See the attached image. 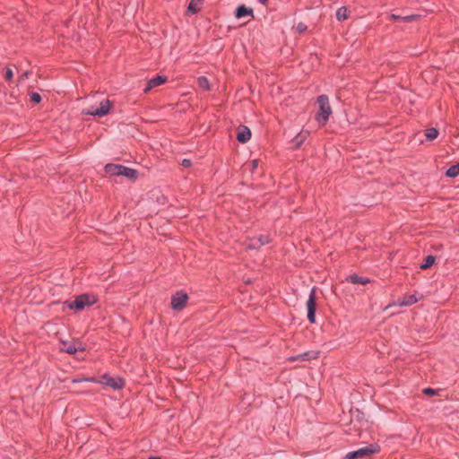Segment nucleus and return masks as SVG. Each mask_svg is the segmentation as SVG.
I'll list each match as a JSON object with an SVG mask.
<instances>
[{
  "label": "nucleus",
  "mask_w": 459,
  "mask_h": 459,
  "mask_svg": "<svg viewBox=\"0 0 459 459\" xmlns=\"http://www.w3.org/2000/svg\"><path fill=\"white\" fill-rule=\"evenodd\" d=\"M112 102L108 99L100 101L99 105H91L82 110V114L87 116L103 117L107 116L112 108Z\"/></svg>",
  "instance_id": "1"
},
{
  "label": "nucleus",
  "mask_w": 459,
  "mask_h": 459,
  "mask_svg": "<svg viewBox=\"0 0 459 459\" xmlns=\"http://www.w3.org/2000/svg\"><path fill=\"white\" fill-rule=\"evenodd\" d=\"M317 103L319 111L316 117V119L320 125H325L332 114V108L329 103V99L326 95H320L317 98Z\"/></svg>",
  "instance_id": "2"
},
{
  "label": "nucleus",
  "mask_w": 459,
  "mask_h": 459,
  "mask_svg": "<svg viewBox=\"0 0 459 459\" xmlns=\"http://www.w3.org/2000/svg\"><path fill=\"white\" fill-rule=\"evenodd\" d=\"M81 381H87L91 383H99L105 385L107 386L111 387L114 390L121 389L125 385V380L121 377H112L108 374L103 375L100 380H97L93 377L91 378H82ZM73 382H80V380H74Z\"/></svg>",
  "instance_id": "3"
},
{
  "label": "nucleus",
  "mask_w": 459,
  "mask_h": 459,
  "mask_svg": "<svg viewBox=\"0 0 459 459\" xmlns=\"http://www.w3.org/2000/svg\"><path fill=\"white\" fill-rule=\"evenodd\" d=\"M97 300L98 299L94 295L82 294L77 296L74 301H67L66 304L70 309L80 311L85 307L95 304Z\"/></svg>",
  "instance_id": "4"
},
{
  "label": "nucleus",
  "mask_w": 459,
  "mask_h": 459,
  "mask_svg": "<svg viewBox=\"0 0 459 459\" xmlns=\"http://www.w3.org/2000/svg\"><path fill=\"white\" fill-rule=\"evenodd\" d=\"M379 451V446L376 444H371L368 446L361 447L356 451L349 452L343 459H359L369 457L373 454H376Z\"/></svg>",
  "instance_id": "5"
},
{
  "label": "nucleus",
  "mask_w": 459,
  "mask_h": 459,
  "mask_svg": "<svg viewBox=\"0 0 459 459\" xmlns=\"http://www.w3.org/2000/svg\"><path fill=\"white\" fill-rule=\"evenodd\" d=\"M307 319L311 324L316 323V289L313 288L309 293L308 299L307 301Z\"/></svg>",
  "instance_id": "6"
},
{
  "label": "nucleus",
  "mask_w": 459,
  "mask_h": 459,
  "mask_svg": "<svg viewBox=\"0 0 459 459\" xmlns=\"http://www.w3.org/2000/svg\"><path fill=\"white\" fill-rule=\"evenodd\" d=\"M188 300V296L185 292H177L171 298V307L174 310H181L183 309Z\"/></svg>",
  "instance_id": "7"
},
{
  "label": "nucleus",
  "mask_w": 459,
  "mask_h": 459,
  "mask_svg": "<svg viewBox=\"0 0 459 459\" xmlns=\"http://www.w3.org/2000/svg\"><path fill=\"white\" fill-rule=\"evenodd\" d=\"M60 350L69 354H74L76 351H83L85 347L81 342L62 341Z\"/></svg>",
  "instance_id": "8"
},
{
  "label": "nucleus",
  "mask_w": 459,
  "mask_h": 459,
  "mask_svg": "<svg viewBox=\"0 0 459 459\" xmlns=\"http://www.w3.org/2000/svg\"><path fill=\"white\" fill-rule=\"evenodd\" d=\"M167 81H168V79L166 76L158 75V76L148 81L147 86L144 89V91L148 92L152 88H155V87L164 84Z\"/></svg>",
  "instance_id": "9"
},
{
  "label": "nucleus",
  "mask_w": 459,
  "mask_h": 459,
  "mask_svg": "<svg viewBox=\"0 0 459 459\" xmlns=\"http://www.w3.org/2000/svg\"><path fill=\"white\" fill-rule=\"evenodd\" d=\"M251 138V131L248 127L247 126H242L241 128L238 129V134H237V139L238 142L242 143H246L247 142H248Z\"/></svg>",
  "instance_id": "10"
},
{
  "label": "nucleus",
  "mask_w": 459,
  "mask_h": 459,
  "mask_svg": "<svg viewBox=\"0 0 459 459\" xmlns=\"http://www.w3.org/2000/svg\"><path fill=\"white\" fill-rule=\"evenodd\" d=\"M309 135V132L307 130H301L293 139L292 144L295 148H299L307 140Z\"/></svg>",
  "instance_id": "11"
},
{
  "label": "nucleus",
  "mask_w": 459,
  "mask_h": 459,
  "mask_svg": "<svg viewBox=\"0 0 459 459\" xmlns=\"http://www.w3.org/2000/svg\"><path fill=\"white\" fill-rule=\"evenodd\" d=\"M418 301L417 297L414 294L406 295L403 298L400 299L397 304L400 307H408L415 304Z\"/></svg>",
  "instance_id": "12"
},
{
  "label": "nucleus",
  "mask_w": 459,
  "mask_h": 459,
  "mask_svg": "<svg viewBox=\"0 0 459 459\" xmlns=\"http://www.w3.org/2000/svg\"><path fill=\"white\" fill-rule=\"evenodd\" d=\"M123 165H117V164H107L105 166V171L108 174L113 175V176H120L122 171Z\"/></svg>",
  "instance_id": "13"
},
{
  "label": "nucleus",
  "mask_w": 459,
  "mask_h": 459,
  "mask_svg": "<svg viewBox=\"0 0 459 459\" xmlns=\"http://www.w3.org/2000/svg\"><path fill=\"white\" fill-rule=\"evenodd\" d=\"M235 16L238 19L245 16H253V10L251 8L246 7L245 5H240L237 8Z\"/></svg>",
  "instance_id": "14"
},
{
  "label": "nucleus",
  "mask_w": 459,
  "mask_h": 459,
  "mask_svg": "<svg viewBox=\"0 0 459 459\" xmlns=\"http://www.w3.org/2000/svg\"><path fill=\"white\" fill-rule=\"evenodd\" d=\"M347 281L352 284H362L365 285L369 282L368 278L360 277L357 274H351L347 277Z\"/></svg>",
  "instance_id": "15"
},
{
  "label": "nucleus",
  "mask_w": 459,
  "mask_h": 459,
  "mask_svg": "<svg viewBox=\"0 0 459 459\" xmlns=\"http://www.w3.org/2000/svg\"><path fill=\"white\" fill-rule=\"evenodd\" d=\"M120 176H125L126 178L134 179L137 176V171L135 169H131V168H127V167L123 166Z\"/></svg>",
  "instance_id": "16"
},
{
  "label": "nucleus",
  "mask_w": 459,
  "mask_h": 459,
  "mask_svg": "<svg viewBox=\"0 0 459 459\" xmlns=\"http://www.w3.org/2000/svg\"><path fill=\"white\" fill-rule=\"evenodd\" d=\"M203 0H191L188 4L187 11L191 13H196L199 11V4Z\"/></svg>",
  "instance_id": "17"
},
{
  "label": "nucleus",
  "mask_w": 459,
  "mask_h": 459,
  "mask_svg": "<svg viewBox=\"0 0 459 459\" xmlns=\"http://www.w3.org/2000/svg\"><path fill=\"white\" fill-rule=\"evenodd\" d=\"M198 86L204 91L210 90V82L205 76H200L197 78Z\"/></svg>",
  "instance_id": "18"
},
{
  "label": "nucleus",
  "mask_w": 459,
  "mask_h": 459,
  "mask_svg": "<svg viewBox=\"0 0 459 459\" xmlns=\"http://www.w3.org/2000/svg\"><path fill=\"white\" fill-rule=\"evenodd\" d=\"M438 135L437 129L431 127L426 130L425 136L428 141L435 140Z\"/></svg>",
  "instance_id": "19"
},
{
  "label": "nucleus",
  "mask_w": 459,
  "mask_h": 459,
  "mask_svg": "<svg viewBox=\"0 0 459 459\" xmlns=\"http://www.w3.org/2000/svg\"><path fill=\"white\" fill-rule=\"evenodd\" d=\"M446 175L449 178H455L459 175V163L451 166L446 172Z\"/></svg>",
  "instance_id": "20"
},
{
  "label": "nucleus",
  "mask_w": 459,
  "mask_h": 459,
  "mask_svg": "<svg viewBox=\"0 0 459 459\" xmlns=\"http://www.w3.org/2000/svg\"><path fill=\"white\" fill-rule=\"evenodd\" d=\"M338 21H344L348 18V10L346 7H340L336 12Z\"/></svg>",
  "instance_id": "21"
},
{
  "label": "nucleus",
  "mask_w": 459,
  "mask_h": 459,
  "mask_svg": "<svg viewBox=\"0 0 459 459\" xmlns=\"http://www.w3.org/2000/svg\"><path fill=\"white\" fill-rule=\"evenodd\" d=\"M435 260H436L435 256L428 255L425 258L424 263L420 265V269L425 270V269L429 268L430 266L433 265V264L435 263Z\"/></svg>",
  "instance_id": "22"
},
{
  "label": "nucleus",
  "mask_w": 459,
  "mask_h": 459,
  "mask_svg": "<svg viewBox=\"0 0 459 459\" xmlns=\"http://www.w3.org/2000/svg\"><path fill=\"white\" fill-rule=\"evenodd\" d=\"M255 241H256L258 243V245L260 247H262V246H264L265 244H268L270 242V238H269V236L261 235L258 238H255Z\"/></svg>",
  "instance_id": "23"
},
{
  "label": "nucleus",
  "mask_w": 459,
  "mask_h": 459,
  "mask_svg": "<svg viewBox=\"0 0 459 459\" xmlns=\"http://www.w3.org/2000/svg\"><path fill=\"white\" fill-rule=\"evenodd\" d=\"M245 245H246L247 248H249V249H255V248L260 247L258 243L256 241H255V238H251L248 242L245 243Z\"/></svg>",
  "instance_id": "24"
},
{
  "label": "nucleus",
  "mask_w": 459,
  "mask_h": 459,
  "mask_svg": "<svg viewBox=\"0 0 459 459\" xmlns=\"http://www.w3.org/2000/svg\"><path fill=\"white\" fill-rule=\"evenodd\" d=\"M419 17H420V16H419V15H417V14L407 15V16H403V17H401V21H403V22H412V21L417 20Z\"/></svg>",
  "instance_id": "25"
},
{
  "label": "nucleus",
  "mask_w": 459,
  "mask_h": 459,
  "mask_svg": "<svg viewBox=\"0 0 459 459\" xmlns=\"http://www.w3.org/2000/svg\"><path fill=\"white\" fill-rule=\"evenodd\" d=\"M30 100L34 103H39L41 100V96L38 92H32L30 94Z\"/></svg>",
  "instance_id": "26"
},
{
  "label": "nucleus",
  "mask_w": 459,
  "mask_h": 459,
  "mask_svg": "<svg viewBox=\"0 0 459 459\" xmlns=\"http://www.w3.org/2000/svg\"><path fill=\"white\" fill-rule=\"evenodd\" d=\"M297 30L299 32V33H302L304 31L307 30V27L305 23L303 22H299L298 23L297 27H296Z\"/></svg>",
  "instance_id": "27"
},
{
  "label": "nucleus",
  "mask_w": 459,
  "mask_h": 459,
  "mask_svg": "<svg viewBox=\"0 0 459 459\" xmlns=\"http://www.w3.org/2000/svg\"><path fill=\"white\" fill-rule=\"evenodd\" d=\"M423 393L428 395H436L437 394V391L432 388H425L423 389Z\"/></svg>",
  "instance_id": "28"
},
{
  "label": "nucleus",
  "mask_w": 459,
  "mask_h": 459,
  "mask_svg": "<svg viewBox=\"0 0 459 459\" xmlns=\"http://www.w3.org/2000/svg\"><path fill=\"white\" fill-rule=\"evenodd\" d=\"M13 76V74L12 69L7 68L5 71V74H4L5 79L10 81V80H12Z\"/></svg>",
  "instance_id": "29"
},
{
  "label": "nucleus",
  "mask_w": 459,
  "mask_h": 459,
  "mask_svg": "<svg viewBox=\"0 0 459 459\" xmlns=\"http://www.w3.org/2000/svg\"><path fill=\"white\" fill-rule=\"evenodd\" d=\"M258 165H259V160H253L251 161V166H252L251 170L253 171V170L256 169Z\"/></svg>",
  "instance_id": "30"
},
{
  "label": "nucleus",
  "mask_w": 459,
  "mask_h": 459,
  "mask_svg": "<svg viewBox=\"0 0 459 459\" xmlns=\"http://www.w3.org/2000/svg\"><path fill=\"white\" fill-rule=\"evenodd\" d=\"M182 165H183L184 167H189V166L191 165V161H190L189 160L185 159V160H183V161H182Z\"/></svg>",
  "instance_id": "31"
},
{
  "label": "nucleus",
  "mask_w": 459,
  "mask_h": 459,
  "mask_svg": "<svg viewBox=\"0 0 459 459\" xmlns=\"http://www.w3.org/2000/svg\"><path fill=\"white\" fill-rule=\"evenodd\" d=\"M29 74H30V73L26 71V72H24V73L22 74V78H28V77H29Z\"/></svg>",
  "instance_id": "32"
},
{
  "label": "nucleus",
  "mask_w": 459,
  "mask_h": 459,
  "mask_svg": "<svg viewBox=\"0 0 459 459\" xmlns=\"http://www.w3.org/2000/svg\"><path fill=\"white\" fill-rule=\"evenodd\" d=\"M401 17L402 16L392 14V18L394 19V20H401Z\"/></svg>",
  "instance_id": "33"
},
{
  "label": "nucleus",
  "mask_w": 459,
  "mask_h": 459,
  "mask_svg": "<svg viewBox=\"0 0 459 459\" xmlns=\"http://www.w3.org/2000/svg\"><path fill=\"white\" fill-rule=\"evenodd\" d=\"M258 2L262 4H265L268 2V0H258Z\"/></svg>",
  "instance_id": "34"
},
{
  "label": "nucleus",
  "mask_w": 459,
  "mask_h": 459,
  "mask_svg": "<svg viewBox=\"0 0 459 459\" xmlns=\"http://www.w3.org/2000/svg\"><path fill=\"white\" fill-rule=\"evenodd\" d=\"M307 356V353H303L299 357L304 360Z\"/></svg>",
  "instance_id": "35"
},
{
  "label": "nucleus",
  "mask_w": 459,
  "mask_h": 459,
  "mask_svg": "<svg viewBox=\"0 0 459 459\" xmlns=\"http://www.w3.org/2000/svg\"><path fill=\"white\" fill-rule=\"evenodd\" d=\"M148 459H160V457H158V456H151V457H149Z\"/></svg>",
  "instance_id": "36"
}]
</instances>
